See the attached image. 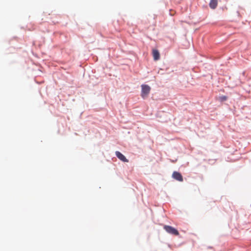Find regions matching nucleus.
<instances>
[{
    "instance_id": "nucleus-2",
    "label": "nucleus",
    "mask_w": 251,
    "mask_h": 251,
    "mask_svg": "<svg viewBox=\"0 0 251 251\" xmlns=\"http://www.w3.org/2000/svg\"><path fill=\"white\" fill-rule=\"evenodd\" d=\"M164 229L169 234L176 236L179 235L178 230L171 226L165 225L164 226Z\"/></svg>"
},
{
    "instance_id": "nucleus-7",
    "label": "nucleus",
    "mask_w": 251,
    "mask_h": 251,
    "mask_svg": "<svg viewBox=\"0 0 251 251\" xmlns=\"http://www.w3.org/2000/svg\"><path fill=\"white\" fill-rule=\"evenodd\" d=\"M221 99H222V100H226V97H225V96H224V97H222Z\"/></svg>"
},
{
    "instance_id": "nucleus-6",
    "label": "nucleus",
    "mask_w": 251,
    "mask_h": 251,
    "mask_svg": "<svg viewBox=\"0 0 251 251\" xmlns=\"http://www.w3.org/2000/svg\"><path fill=\"white\" fill-rule=\"evenodd\" d=\"M218 4V0H210L209 6L211 9H215Z\"/></svg>"
},
{
    "instance_id": "nucleus-1",
    "label": "nucleus",
    "mask_w": 251,
    "mask_h": 251,
    "mask_svg": "<svg viewBox=\"0 0 251 251\" xmlns=\"http://www.w3.org/2000/svg\"><path fill=\"white\" fill-rule=\"evenodd\" d=\"M142 90L141 96L143 99H146L148 97L151 91V87L146 84H143L141 85Z\"/></svg>"
},
{
    "instance_id": "nucleus-5",
    "label": "nucleus",
    "mask_w": 251,
    "mask_h": 251,
    "mask_svg": "<svg viewBox=\"0 0 251 251\" xmlns=\"http://www.w3.org/2000/svg\"><path fill=\"white\" fill-rule=\"evenodd\" d=\"M152 55L154 60H158L160 58V53L158 50L153 49L152 50Z\"/></svg>"
},
{
    "instance_id": "nucleus-3",
    "label": "nucleus",
    "mask_w": 251,
    "mask_h": 251,
    "mask_svg": "<svg viewBox=\"0 0 251 251\" xmlns=\"http://www.w3.org/2000/svg\"><path fill=\"white\" fill-rule=\"evenodd\" d=\"M116 156L121 161L124 162H128V160L120 151H116L115 152Z\"/></svg>"
},
{
    "instance_id": "nucleus-4",
    "label": "nucleus",
    "mask_w": 251,
    "mask_h": 251,
    "mask_svg": "<svg viewBox=\"0 0 251 251\" xmlns=\"http://www.w3.org/2000/svg\"><path fill=\"white\" fill-rule=\"evenodd\" d=\"M173 177L179 181H183V177L182 175L180 174V173L177 172H174L173 174Z\"/></svg>"
}]
</instances>
